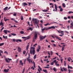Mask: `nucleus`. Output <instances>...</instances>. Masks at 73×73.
<instances>
[{
	"mask_svg": "<svg viewBox=\"0 0 73 73\" xmlns=\"http://www.w3.org/2000/svg\"><path fill=\"white\" fill-rule=\"evenodd\" d=\"M30 54H31L34 55L35 54V48L33 47H31L30 49Z\"/></svg>",
	"mask_w": 73,
	"mask_h": 73,
	"instance_id": "1",
	"label": "nucleus"
},
{
	"mask_svg": "<svg viewBox=\"0 0 73 73\" xmlns=\"http://www.w3.org/2000/svg\"><path fill=\"white\" fill-rule=\"evenodd\" d=\"M32 20L33 21L34 24H36V25H37V27H38V23L39 22V21L37 20V19H35V18H33Z\"/></svg>",
	"mask_w": 73,
	"mask_h": 73,
	"instance_id": "2",
	"label": "nucleus"
},
{
	"mask_svg": "<svg viewBox=\"0 0 73 73\" xmlns=\"http://www.w3.org/2000/svg\"><path fill=\"white\" fill-rule=\"evenodd\" d=\"M37 38V33L35 32L34 33V36L33 39V42H35V40H36V38Z\"/></svg>",
	"mask_w": 73,
	"mask_h": 73,
	"instance_id": "3",
	"label": "nucleus"
},
{
	"mask_svg": "<svg viewBox=\"0 0 73 73\" xmlns=\"http://www.w3.org/2000/svg\"><path fill=\"white\" fill-rule=\"evenodd\" d=\"M53 35L54 36H53L52 35L51 36L52 37V38H54L55 37V38H56V39H58V40H60V41H61V39H60V38H60L55 35Z\"/></svg>",
	"mask_w": 73,
	"mask_h": 73,
	"instance_id": "4",
	"label": "nucleus"
},
{
	"mask_svg": "<svg viewBox=\"0 0 73 73\" xmlns=\"http://www.w3.org/2000/svg\"><path fill=\"white\" fill-rule=\"evenodd\" d=\"M46 37V35H45L44 36H39V38H40V40H42L43 39H44V38H45Z\"/></svg>",
	"mask_w": 73,
	"mask_h": 73,
	"instance_id": "5",
	"label": "nucleus"
},
{
	"mask_svg": "<svg viewBox=\"0 0 73 73\" xmlns=\"http://www.w3.org/2000/svg\"><path fill=\"white\" fill-rule=\"evenodd\" d=\"M55 27L54 26H51V27H48L47 29L46 30H48V29H55Z\"/></svg>",
	"mask_w": 73,
	"mask_h": 73,
	"instance_id": "6",
	"label": "nucleus"
},
{
	"mask_svg": "<svg viewBox=\"0 0 73 73\" xmlns=\"http://www.w3.org/2000/svg\"><path fill=\"white\" fill-rule=\"evenodd\" d=\"M57 32H58V33H62L61 34L62 35H64V31H60L58 30H57Z\"/></svg>",
	"mask_w": 73,
	"mask_h": 73,
	"instance_id": "7",
	"label": "nucleus"
},
{
	"mask_svg": "<svg viewBox=\"0 0 73 73\" xmlns=\"http://www.w3.org/2000/svg\"><path fill=\"white\" fill-rule=\"evenodd\" d=\"M22 49L20 47H18V51L19 52H21V50Z\"/></svg>",
	"mask_w": 73,
	"mask_h": 73,
	"instance_id": "8",
	"label": "nucleus"
},
{
	"mask_svg": "<svg viewBox=\"0 0 73 73\" xmlns=\"http://www.w3.org/2000/svg\"><path fill=\"white\" fill-rule=\"evenodd\" d=\"M22 5L24 6V7H25V5H28V3H22Z\"/></svg>",
	"mask_w": 73,
	"mask_h": 73,
	"instance_id": "9",
	"label": "nucleus"
},
{
	"mask_svg": "<svg viewBox=\"0 0 73 73\" xmlns=\"http://www.w3.org/2000/svg\"><path fill=\"white\" fill-rule=\"evenodd\" d=\"M29 44H30V42H29L27 44V46L26 47V50H28V49L29 48Z\"/></svg>",
	"mask_w": 73,
	"mask_h": 73,
	"instance_id": "10",
	"label": "nucleus"
},
{
	"mask_svg": "<svg viewBox=\"0 0 73 73\" xmlns=\"http://www.w3.org/2000/svg\"><path fill=\"white\" fill-rule=\"evenodd\" d=\"M56 60H55L54 61H53V62H51V65H53L54 64V62H56Z\"/></svg>",
	"mask_w": 73,
	"mask_h": 73,
	"instance_id": "11",
	"label": "nucleus"
},
{
	"mask_svg": "<svg viewBox=\"0 0 73 73\" xmlns=\"http://www.w3.org/2000/svg\"><path fill=\"white\" fill-rule=\"evenodd\" d=\"M38 47V48L37 49V52H38L40 51V46H39Z\"/></svg>",
	"mask_w": 73,
	"mask_h": 73,
	"instance_id": "12",
	"label": "nucleus"
},
{
	"mask_svg": "<svg viewBox=\"0 0 73 73\" xmlns=\"http://www.w3.org/2000/svg\"><path fill=\"white\" fill-rule=\"evenodd\" d=\"M8 31V30H4L3 31L4 33H5L6 35L7 34V31Z\"/></svg>",
	"mask_w": 73,
	"mask_h": 73,
	"instance_id": "13",
	"label": "nucleus"
},
{
	"mask_svg": "<svg viewBox=\"0 0 73 73\" xmlns=\"http://www.w3.org/2000/svg\"><path fill=\"white\" fill-rule=\"evenodd\" d=\"M8 59L6 58L5 59V60L7 62V63H9V62H10V61H8Z\"/></svg>",
	"mask_w": 73,
	"mask_h": 73,
	"instance_id": "14",
	"label": "nucleus"
},
{
	"mask_svg": "<svg viewBox=\"0 0 73 73\" xmlns=\"http://www.w3.org/2000/svg\"><path fill=\"white\" fill-rule=\"evenodd\" d=\"M9 70V69H5L4 70V72H5V73H7V72H8V71Z\"/></svg>",
	"mask_w": 73,
	"mask_h": 73,
	"instance_id": "15",
	"label": "nucleus"
},
{
	"mask_svg": "<svg viewBox=\"0 0 73 73\" xmlns=\"http://www.w3.org/2000/svg\"><path fill=\"white\" fill-rule=\"evenodd\" d=\"M8 7H5V8L3 10L4 11H7V9H8Z\"/></svg>",
	"mask_w": 73,
	"mask_h": 73,
	"instance_id": "16",
	"label": "nucleus"
},
{
	"mask_svg": "<svg viewBox=\"0 0 73 73\" xmlns=\"http://www.w3.org/2000/svg\"><path fill=\"white\" fill-rule=\"evenodd\" d=\"M42 71L45 73H48V71L46 70H43Z\"/></svg>",
	"mask_w": 73,
	"mask_h": 73,
	"instance_id": "17",
	"label": "nucleus"
},
{
	"mask_svg": "<svg viewBox=\"0 0 73 73\" xmlns=\"http://www.w3.org/2000/svg\"><path fill=\"white\" fill-rule=\"evenodd\" d=\"M3 38H4V39H5V40H7V36H6V37H5L4 35H3Z\"/></svg>",
	"mask_w": 73,
	"mask_h": 73,
	"instance_id": "18",
	"label": "nucleus"
},
{
	"mask_svg": "<svg viewBox=\"0 0 73 73\" xmlns=\"http://www.w3.org/2000/svg\"><path fill=\"white\" fill-rule=\"evenodd\" d=\"M54 5L55 6V9H56L55 11H57V7L56 5L55 4Z\"/></svg>",
	"mask_w": 73,
	"mask_h": 73,
	"instance_id": "19",
	"label": "nucleus"
},
{
	"mask_svg": "<svg viewBox=\"0 0 73 73\" xmlns=\"http://www.w3.org/2000/svg\"><path fill=\"white\" fill-rule=\"evenodd\" d=\"M4 20H5V21H7V20H9V19H7V18H6L5 17H4Z\"/></svg>",
	"mask_w": 73,
	"mask_h": 73,
	"instance_id": "20",
	"label": "nucleus"
},
{
	"mask_svg": "<svg viewBox=\"0 0 73 73\" xmlns=\"http://www.w3.org/2000/svg\"><path fill=\"white\" fill-rule=\"evenodd\" d=\"M47 29L46 28H44V29H42V31H45H45H47V30H46V29Z\"/></svg>",
	"mask_w": 73,
	"mask_h": 73,
	"instance_id": "21",
	"label": "nucleus"
},
{
	"mask_svg": "<svg viewBox=\"0 0 73 73\" xmlns=\"http://www.w3.org/2000/svg\"><path fill=\"white\" fill-rule=\"evenodd\" d=\"M20 64H21L22 66H23V63L22 62V60H21L20 61Z\"/></svg>",
	"mask_w": 73,
	"mask_h": 73,
	"instance_id": "22",
	"label": "nucleus"
},
{
	"mask_svg": "<svg viewBox=\"0 0 73 73\" xmlns=\"http://www.w3.org/2000/svg\"><path fill=\"white\" fill-rule=\"evenodd\" d=\"M48 54L49 55L48 56V58H50V54L49 52V51H48Z\"/></svg>",
	"mask_w": 73,
	"mask_h": 73,
	"instance_id": "23",
	"label": "nucleus"
},
{
	"mask_svg": "<svg viewBox=\"0 0 73 73\" xmlns=\"http://www.w3.org/2000/svg\"><path fill=\"white\" fill-rule=\"evenodd\" d=\"M20 33H21V34H22L23 35V34H24V32L23 31H20Z\"/></svg>",
	"mask_w": 73,
	"mask_h": 73,
	"instance_id": "24",
	"label": "nucleus"
},
{
	"mask_svg": "<svg viewBox=\"0 0 73 73\" xmlns=\"http://www.w3.org/2000/svg\"><path fill=\"white\" fill-rule=\"evenodd\" d=\"M63 69L64 70V71H67V69H66V68H65L64 67L63 68Z\"/></svg>",
	"mask_w": 73,
	"mask_h": 73,
	"instance_id": "25",
	"label": "nucleus"
},
{
	"mask_svg": "<svg viewBox=\"0 0 73 73\" xmlns=\"http://www.w3.org/2000/svg\"><path fill=\"white\" fill-rule=\"evenodd\" d=\"M27 60L29 62V64H31V59L27 58Z\"/></svg>",
	"mask_w": 73,
	"mask_h": 73,
	"instance_id": "26",
	"label": "nucleus"
},
{
	"mask_svg": "<svg viewBox=\"0 0 73 73\" xmlns=\"http://www.w3.org/2000/svg\"><path fill=\"white\" fill-rule=\"evenodd\" d=\"M4 44V43H0V46H3V45Z\"/></svg>",
	"mask_w": 73,
	"mask_h": 73,
	"instance_id": "27",
	"label": "nucleus"
},
{
	"mask_svg": "<svg viewBox=\"0 0 73 73\" xmlns=\"http://www.w3.org/2000/svg\"><path fill=\"white\" fill-rule=\"evenodd\" d=\"M69 68H70V69H72V66H70L69 65H68V69H69Z\"/></svg>",
	"mask_w": 73,
	"mask_h": 73,
	"instance_id": "28",
	"label": "nucleus"
},
{
	"mask_svg": "<svg viewBox=\"0 0 73 73\" xmlns=\"http://www.w3.org/2000/svg\"><path fill=\"white\" fill-rule=\"evenodd\" d=\"M42 11L44 12H48V10H43Z\"/></svg>",
	"mask_w": 73,
	"mask_h": 73,
	"instance_id": "29",
	"label": "nucleus"
},
{
	"mask_svg": "<svg viewBox=\"0 0 73 73\" xmlns=\"http://www.w3.org/2000/svg\"><path fill=\"white\" fill-rule=\"evenodd\" d=\"M28 56H29L27 58H28V59H29V58H30V57H31V55H30V53H28Z\"/></svg>",
	"mask_w": 73,
	"mask_h": 73,
	"instance_id": "30",
	"label": "nucleus"
},
{
	"mask_svg": "<svg viewBox=\"0 0 73 73\" xmlns=\"http://www.w3.org/2000/svg\"><path fill=\"white\" fill-rule=\"evenodd\" d=\"M33 63L34 64V66L35 68H36V66H35V61H33Z\"/></svg>",
	"mask_w": 73,
	"mask_h": 73,
	"instance_id": "31",
	"label": "nucleus"
},
{
	"mask_svg": "<svg viewBox=\"0 0 73 73\" xmlns=\"http://www.w3.org/2000/svg\"><path fill=\"white\" fill-rule=\"evenodd\" d=\"M62 6L64 7V8H65V7H66V6H65V3H63L62 4Z\"/></svg>",
	"mask_w": 73,
	"mask_h": 73,
	"instance_id": "32",
	"label": "nucleus"
},
{
	"mask_svg": "<svg viewBox=\"0 0 73 73\" xmlns=\"http://www.w3.org/2000/svg\"><path fill=\"white\" fill-rule=\"evenodd\" d=\"M53 70H54V72L57 71V70H56V68H55V67L53 68Z\"/></svg>",
	"mask_w": 73,
	"mask_h": 73,
	"instance_id": "33",
	"label": "nucleus"
},
{
	"mask_svg": "<svg viewBox=\"0 0 73 73\" xmlns=\"http://www.w3.org/2000/svg\"><path fill=\"white\" fill-rule=\"evenodd\" d=\"M11 35L12 36H16V35L15 34L11 33Z\"/></svg>",
	"mask_w": 73,
	"mask_h": 73,
	"instance_id": "34",
	"label": "nucleus"
},
{
	"mask_svg": "<svg viewBox=\"0 0 73 73\" xmlns=\"http://www.w3.org/2000/svg\"><path fill=\"white\" fill-rule=\"evenodd\" d=\"M21 20H23V16H21Z\"/></svg>",
	"mask_w": 73,
	"mask_h": 73,
	"instance_id": "35",
	"label": "nucleus"
},
{
	"mask_svg": "<svg viewBox=\"0 0 73 73\" xmlns=\"http://www.w3.org/2000/svg\"><path fill=\"white\" fill-rule=\"evenodd\" d=\"M68 13L69 14H70V13H73V12L72 11H70L68 12Z\"/></svg>",
	"mask_w": 73,
	"mask_h": 73,
	"instance_id": "36",
	"label": "nucleus"
},
{
	"mask_svg": "<svg viewBox=\"0 0 73 73\" xmlns=\"http://www.w3.org/2000/svg\"><path fill=\"white\" fill-rule=\"evenodd\" d=\"M4 25V23L3 22H1L0 23V27L1 25Z\"/></svg>",
	"mask_w": 73,
	"mask_h": 73,
	"instance_id": "37",
	"label": "nucleus"
},
{
	"mask_svg": "<svg viewBox=\"0 0 73 73\" xmlns=\"http://www.w3.org/2000/svg\"><path fill=\"white\" fill-rule=\"evenodd\" d=\"M29 38H30V37H28L27 38H26L25 39H24V41H26V40H28V39H29Z\"/></svg>",
	"mask_w": 73,
	"mask_h": 73,
	"instance_id": "38",
	"label": "nucleus"
},
{
	"mask_svg": "<svg viewBox=\"0 0 73 73\" xmlns=\"http://www.w3.org/2000/svg\"><path fill=\"white\" fill-rule=\"evenodd\" d=\"M36 58V54H35L34 56V60H35Z\"/></svg>",
	"mask_w": 73,
	"mask_h": 73,
	"instance_id": "39",
	"label": "nucleus"
},
{
	"mask_svg": "<svg viewBox=\"0 0 73 73\" xmlns=\"http://www.w3.org/2000/svg\"><path fill=\"white\" fill-rule=\"evenodd\" d=\"M64 49H65V47H64V46L62 47V51H64Z\"/></svg>",
	"mask_w": 73,
	"mask_h": 73,
	"instance_id": "40",
	"label": "nucleus"
},
{
	"mask_svg": "<svg viewBox=\"0 0 73 73\" xmlns=\"http://www.w3.org/2000/svg\"><path fill=\"white\" fill-rule=\"evenodd\" d=\"M70 57H69L68 58V61H69V62H70Z\"/></svg>",
	"mask_w": 73,
	"mask_h": 73,
	"instance_id": "41",
	"label": "nucleus"
},
{
	"mask_svg": "<svg viewBox=\"0 0 73 73\" xmlns=\"http://www.w3.org/2000/svg\"><path fill=\"white\" fill-rule=\"evenodd\" d=\"M62 67L61 66L60 67V69H61V70L62 72H64V70H63V68H62Z\"/></svg>",
	"mask_w": 73,
	"mask_h": 73,
	"instance_id": "42",
	"label": "nucleus"
},
{
	"mask_svg": "<svg viewBox=\"0 0 73 73\" xmlns=\"http://www.w3.org/2000/svg\"><path fill=\"white\" fill-rule=\"evenodd\" d=\"M4 27H2V28H1V32H2L3 30V29H4Z\"/></svg>",
	"mask_w": 73,
	"mask_h": 73,
	"instance_id": "43",
	"label": "nucleus"
},
{
	"mask_svg": "<svg viewBox=\"0 0 73 73\" xmlns=\"http://www.w3.org/2000/svg\"><path fill=\"white\" fill-rule=\"evenodd\" d=\"M63 60V59H62V57L61 58H60V61L61 62V63L62 62V61Z\"/></svg>",
	"mask_w": 73,
	"mask_h": 73,
	"instance_id": "44",
	"label": "nucleus"
},
{
	"mask_svg": "<svg viewBox=\"0 0 73 73\" xmlns=\"http://www.w3.org/2000/svg\"><path fill=\"white\" fill-rule=\"evenodd\" d=\"M25 53H26V51H24L23 52V54H25Z\"/></svg>",
	"mask_w": 73,
	"mask_h": 73,
	"instance_id": "45",
	"label": "nucleus"
},
{
	"mask_svg": "<svg viewBox=\"0 0 73 73\" xmlns=\"http://www.w3.org/2000/svg\"><path fill=\"white\" fill-rule=\"evenodd\" d=\"M27 37H25L24 36H23L22 37V38H27Z\"/></svg>",
	"mask_w": 73,
	"mask_h": 73,
	"instance_id": "46",
	"label": "nucleus"
},
{
	"mask_svg": "<svg viewBox=\"0 0 73 73\" xmlns=\"http://www.w3.org/2000/svg\"><path fill=\"white\" fill-rule=\"evenodd\" d=\"M4 53H6L7 54H8V52L7 51H5Z\"/></svg>",
	"mask_w": 73,
	"mask_h": 73,
	"instance_id": "47",
	"label": "nucleus"
},
{
	"mask_svg": "<svg viewBox=\"0 0 73 73\" xmlns=\"http://www.w3.org/2000/svg\"><path fill=\"white\" fill-rule=\"evenodd\" d=\"M36 45H37V43L35 44L33 46L36 47Z\"/></svg>",
	"mask_w": 73,
	"mask_h": 73,
	"instance_id": "48",
	"label": "nucleus"
},
{
	"mask_svg": "<svg viewBox=\"0 0 73 73\" xmlns=\"http://www.w3.org/2000/svg\"><path fill=\"white\" fill-rule=\"evenodd\" d=\"M17 15V13H14L13 15V16H16V15Z\"/></svg>",
	"mask_w": 73,
	"mask_h": 73,
	"instance_id": "49",
	"label": "nucleus"
},
{
	"mask_svg": "<svg viewBox=\"0 0 73 73\" xmlns=\"http://www.w3.org/2000/svg\"><path fill=\"white\" fill-rule=\"evenodd\" d=\"M18 41L19 42H22V40L21 39H18Z\"/></svg>",
	"mask_w": 73,
	"mask_h": 73,
	"instance_id": "50",
	"label": "nucleus"
},
{
	"mask_svg": "<svg viewBox=\"0 0 73 73\" xmlns=\"http://www.w3.org/2000/svg\"><path fill=\"white\" fill-rule=\"evenodd\" d=\"M62 11H63V9H62V8H61L60 10V12H62Z\"/></svg>",
	"mask_w": 73,
	"mask_h": 73,
	"instance_id": "51",
	"label": "nucleus"
},
{
	"mask_svg": "<svg viewBox=\"0 0 73 73\" xmlns=\"http://www.w3.org/2000/svg\"><path fill=\"white\" fill-rule=\"evenodd\" d=\"M68 72H69V73H70V72H71H71H72V70H69V69H68Z\"/></svg>",
	"mask_w": 73,
	"mask_h": 73,
	"instance_id": "52",
	"label": "nucleus"
},
{
	"mask_svg": "<svg viewBox=\"0 0 73 73\" xmlns=\"http://www.w3.org/2000/svg\"><path fill=\"white\" fill-rule=\"evenodd\" d=\"M11 20L13 21H15V19H14V18H11Z\"/></svg>",
	"mask_w": 73,
	"mask_h": 73,
	"instance_id": "53",
	"label": "nucleus"
},
{
	"mask_svg": "<svg viewBox=\"0 0 73 73\" xmlns=\"http://www.w3.org/2000/svg\"><path fill=\"white\" fill-rule=\"evenodd\" d=\"M44 68H47V69H49V67H44Z\"/></svg>",
	"mask_w": 73,
	"mask_h": 73,
	"instance_id": "54",
	"label": "nucleus"
},
{
	"mask_svg": "<svg viewBox=\"0 0 73 73\" xmlns=\"http://www.w3.org/2000/svg\"><path fill=\"white\" fill-rule=\"evenodd\" d=\"M24 72H25V68H24V69H23L22 73H24Z\"/></svg>",
	"mask_w": 73,
	"mask_h": 73,
	"instance_id": "55",
	"label": "nucleus"
},
{
	"mask_svg": "<svg viewBox=\"0 0 73 73\" xmlns=\"http://www.w3.org/2000/svg\"><path fill=\"white\" fill-rule=\"evenodd\" d=\"M55 63V65H56V64H58V61L56 62H54Z\"/></svg>",
	"mask_w": 73,
	"mask_h": 73,
	"instance_id": "56",
	"label": "nucleus"
},
{
	"mask_svg": "<svg viewBox=\"0 0 73 73\" xmlns=\"http://www.w3.org/2000/svg\"><path fill=\"white\" fill-rule=\"evenodd\" d=\"M15 41L18 42H19V39L15 40Z\"/></svg>",
	"mask_w": 73,
	"mask_h": 73,
	"instance_id": "57",
	"label": "nucleus"
},
{
	"mask_svg": "<svg viewBox=\"0 0 73 73\" xmlns=\"http://www.w3.org/2000/svg\"><path fill=\"white\" fill-rule=\"evenodd\" d=\"M31 69H33V70H35V68L33 67H32Z\"/></svg>",
	"mask_w": 73,
	"mask_h": 73,
	"instance_id": "58",
	"label": "nucleus"
},
{
	"mask_svg": "<svg viewBox=\"0 0 73 73\" xmlns=\"http://www.w3.org/2000/svg\"><path fill=\"white\" fill-rule=\"evenodd\" d=\"M15 22V23H18V22H17V21H16V20H15V21H14Z\"/></svg>",
	"mask_w": 73,
	"mask_h": 73,
	"instance_id": "59",
	"label": "nucleus"
},
{
	"mask_svg": "<svg viewBox=\"0 0 73 73\" xmlns=\"http://www.w3.org/2000/svg\"><path fill=\"white\" fill-rule=\"evenodd\" d=\"M8 60H9V61H12V59H9V58H8Z\"/></svg>",
	"mask_w": 73,
	"mask_h": 73,
	"instance_id": "60",
	"label": "nucleus"
},
{
	"mask_svg": "<svg viewBox=\"0 0 73 73\" xmlns=\"http://www.w3.org/2000/svg\"><path fill=\"white\" fill-rule=\"evenodd\" d=\"M28 4H29V5H31V4H32V3H28Z\"/></svg>",
	"mask_w": 73,
	"mask_h": 73,
	"instance_id": "61",
	"label": "nucleus"
},
{
	"mask_svg": "<svg viewBox=\"0 0 73 73\" xmlns=\"http://www.w3.org/2000/svg\"><path fill=\"white\" fill-rule=\"evenodd\" d=\"M55 65L56 66H60V64H55Z\"/></svg>",
	"mask_w": 73,
	"mask_h": 73,
	"instance_id": "62",
	"label": "nucleus"
},
{
	"mask_svg": "<svg viewBox=\"0 0 73 73\" xmlns=\"http://www.w3.org/2000/svg\"><path fill=\"white\" fill-rule=\"evenodd\" d=\"M64 20H67V17H64Z\"/></svg>",
	"mask_w": 73,
	"mask_h": 73,
	"instance_id": "63",
	"label": "nucleus"
},
{
	"mask_svg": "<svg viewBox=\"0 0 73 73\" xmlns=\"http://www.w3.org/2000/svg\"><path fill=\"white\" fill-rule=\"evenodd\" d=\"M29 30H31L32 31V28L30 27L29 28Z\"/></svg>",
	"mask_w": 73,
	"mask_h": 73,
	"instance_id": "64",
	"label": "nucleus"
}]
</instances>
